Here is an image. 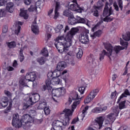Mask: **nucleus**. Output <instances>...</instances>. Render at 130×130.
Instances as JSON below:
<instances>
[{"mask_svg":"<svg viewBox=\"0 0 130 130\" xmlns=\"http://www.w3.org/2000/svg\"><path fill=\"white\" fill-rule=\"evenodd\" d=\"M46 90H47L48 92L50 93V94H52V95H53V89H52V87H51V86H47L46 85H43V87L42 88V90L43 92H45V91H46Z\"/></svg>","mask_w":130,"mask_h":130,"instance_id":"4be33fe9","label":"nucleus"},{"mask_svg":"<svg viewBox=\"0 0 130 130\" xmlns=\"http://www.w3.org/2000/svg\"><path fill=\"white\" fill-rule=\"evenodd\" d=\"M113 19L114 18L113 17H111V16L110 17V16H109L108 15V16H106V17L104 18L103 21L104 22H111L112 21H113Z\"/></svg>","mask_w":130,"mask_h":130,"instance_id":"ea45409f","label":"nucleus"},{"mask_svg":"<svg viewBox=\"0 0 130 130\" xmlns=\"http://www.w3.org/2000/svg\"><path fill=\"white\" fill-rule=\"evenodd\" d=\"M14 7H15V5L13 3L9 2L6 5V10L9 13H13V12H14Z\"/></svg>","mask_w":130,"mask_h":130,"instance_id":"6ab92c4d","label":"nucleus"},{"mask_svg":"<svg viewBox=\"0 0 130 130\" xmlns=\"http://www.w3.org/2000/svg\"><path fill=\"white\" fill-rule=\"evenodd\" d=\"M66 67H67V62L63 61H60L57 63V70L60 71H62L66 68Z\"/></svg>","mask_w":130,"mask_h":130,"instance_id":"aec40b11","label":"nucleus"},{"mask_svg":"<svg viewBox=\"0 0 130 130\" xmlns=\"http://www.w3.org/2000/svg\"><path fill=\"white\" fill-rule=\"evenodd\" d=\"M51 84H52V80H51V79H48L46 81V86H50V85H51Z\"/></svg>","mask_w":130,"mask_h":130,"instance_id":"09e8293b","label":"nucleus"},{"mask_svg":"<svg viewBox=\"0 0 130 130\" xmlns=\"http://www.w3.org/2000/svg\"><path fill=\"white\" fill-rule=\"evenodd\" d=\"M44 111L45 112V114H50V110L49 108H46L44 109Z\"/></svg>","mask_w":130,"mask_h":130,"instance_id":"864d4df0","label":"nucleus"},{"mask_svg":"<svg viewBox=\"0 0 130 130\" xmlns=\"http://www.w3.org/2000/svg\"><path fill=\"white\" fill-rule=\"evenodd\" d=\"M130 93L129 91H128V89H125L124 92L122 93V94L119 96L117 101V104H118L119 102H120V100L122 99V98H124V97H127V96H129Z\"/></svg>","mask_w":130,"mask_h":130,"instance_id":"412c9836","label":"nucleus"},{"mask_svg":"<svg viewBox=\"0 0 130 130\" xmlns=\"http://www.w3.org/2000/svg\"><path fill=\"white\" fill-rule=\"evenodd\" d=\"M39 3V1L36 2L35 4L33 5H30V7L28 8V12H34V11H37V4Z\"/></svg>","mask_w":130,"mask_h":130,"instance_id":"c85d7f7f","label":"nucleus"},{"mask_svg":"<svg viewBox=\"0 0 130 130\" xmlns=\"http://www.w3.org/2000/svg\"><path fill=\"white\" fill-rule=\"evenodd\" d=\"M109 14L108 15L111 16L112 15V13H113V10H112V7H110L108 10Z\"/></svg>","mask_w":130,"mask_h":130,"instance_id":"680f3d73","label":"nucleus"},{"mask_svg":"<svg viewBox=\"0 0 130 130\" xmlns=\"http://www.w3.org/2000/svg\"><path fill=\"white\" fill-rule=\"evenodd\" d=\"M117 3L119 8L122 11V9H123V2L122 0H117Z\"/></svg>","mask_w":130,"mask_h":130,"instance_id":"37998d69","label":"nucleus"},{"mask_svg":"<svg viewBox=\"0 0 130 130\" xmlns=\"http://www.w3.org/2000/svg\"><path fill=\"white\" fill-rule=\"evenodd\" d=\"M117 116H118V115L117 114H110L107 116V120L108 123L113 122L114 120L116 119Z\"/></svg>","mask_w":130,"mask_h":130,"instance_id":"b1692460","label":"nucleus"},{"mask_svg":"<svg viewBox=\"0 0 130 130\" xmlns=\"http://www.w3.org/2000/svg\"><path fill=\"white\" fill-rule=\"evenodd\" d=\"M108 11H109V8L107 6V3L106 4L105 7L104 9L103 16V17H106L107 16H108Z\"/></svg>","mask_w":130,"mask_h":130,"instance_id":"e433bc0d","label":"nucleus"},{"mask_svg":"<svg viewBox=\"0 0 130 130\" xmlns=\"http://www.w3.org/2000/svg\"><path fill=\"white\" fill-rule=\"evenodd\" d=\"M80 101H75L72 105V110L69 109H65L63 110V112L65 113V114H72L74 113V109H76L77 105H79V104L80 103Z\"/></svg>","mask_w":130,"mask_h":130,"instance_id":"4468645a","label":"nucleus"},{"mask_svg":"<svg viewBox=\"0 0 130 130\" xmlns=\"http://www.w3.org/2000/svg\"><path fill=\"white\" fill-rule=\"evenodd\" d=\"M56 33H66L67 31L70 30L69 26L66 25L65 28H63V25L62 24H58L54 29Z\"/></svg>","mask_w":130,"mask_h":130,"instance_id":"f8f14e48","label":"nucleus"},{"mask_svg":"<svg viewBox=\"0 0 130 130\" xmlns=\"http://www.w3.org/2000/svg\"><path fill=\"white\" fill-rule=\"evenodd\" d=\"M25 76L29 82H34L37 78L36 73L34 72L27 73Z\"/></svg>","mask_w":130,"mask_h":130,"instance_id":"2eb2a0df","label":"nucleus"},{"mask_svg":"<svg viewBox=\"0 0 130 130\" xmlns=\"http://www.w3.org/2000/svg\"><path fill=\"white\" fill-rule=\"evenodd\" d=\"M53 96L55 97H61L66 94V89L63 87L58 88L53 90Z\"/></svg>","mask_w":130,"mask_h":130,"instance_id":"1a4fd4ad","label":"nucleus"},{"mask_svg":"<svg viewBox=\"0 0 130 130\" xmlns=\"http://www.w3.org/2000/svg\"><path fill=\"white\" fill-rule=\"evenodd\" d=\"M27 10H22V9H21L19 15L20 16V17H22V18H24L25 20H27V19H28V17H29L28 14H27Z\"/></svg>","mask_w":130,"mask_h":130,"instance_id":"cd10ccee","label":"nucleus"},{"mask_svg":"<svg viewBox=\"0 0 130 130\" xmlns=\"http://www.w3.org/2000/svg\"><path fill=\"white\" fill-rule=\"evenodd\" d=\"M12 117L13 126L16 128L23 127L24 130H30L33 123L39 124L43 121L42 119H35L34 117L30 114H24L22 116L19 114H13Z\"/></svg>","mask_w":130,"mask_h":130,"instance_id":"f257e3e1","label":"nucleus"},{"mask_svg":"<svg viewBox=\"0 0 130 130\" xmlns=\"http://www.w3.org/2000/svg\"><path fill=\"white\" fill-rule=\"evenodd\" d=\"M68 23L70 25H76L78 23L86 24V19L77 16L76 17L73 15L68 18Z\"/></svg>","mask_w":130,"mask_h":130,"instance_id":"20e7f679","label":"nucleus"},{"mask_svg":"<svg viewBox=\"0 0 130 130\" xmlns=\"http://www.w3.org/2000/svg\"><path fill=\"white\" fill-rule=\"evenodd\" d=\"M36 60L40 66H42V64H44V63H45V57H44L37 58Z\"/></svg>","mask_w":130,"mask_h":130,"instance_id":"2f4dec72","label":"nucleus"},{"mask_svg":"<svg viewBox=\"0 0 130 130\" xmlns=\"http://www.w3.org/2000/svg\"><path fill=\"white\" fill-rule=\"evenodd\" d=\"M116 96V90L114 92H113L111 94V98L112 99L114 98Z\"/></svg>","mask_w":130,"mask_h":130,"instance_id":"69168bd1","label":"nucleus"},{"mask_svg":"<svg viewBox=\"0 0 130 130\" xmlns=\"http://www.w3.org/2000/svg\"><path fill=\"white\" fill-rule=\"evenodd\" d=\"M89 30L86 29L83 31L79 36V41L83 44H87L89 42Z\"/></svg>","mask_w":130,"mask_h":130,"instance_id":"39448f33","label":"nucleus"},{"mask_svg":"<svg viewBox=\"0 0 130 130\" xmlns=\"http://www.w3.org/2000/svg\"><path fill=\"white\" fill-rule=\"evenodd\" d=\"M56 71H57L56 72V76H54L55 78H58V77H59L60 76H61V73L60 72V71H58L57 69L56 70Z\"/></svg>","mask_w":130,"mask_h":130,"instance_id":"052dcab7","label":"nucleus"},{"mask_svg":"<svg viewBox=\"0 0 130 130\" xmlns=\"http://www.w3.org/2000/svg\"><path fill=\"white\" fill-rule=\"evenodd\" d=\"M11 107H12V104H10L9 107L6 108L5 113H8L7 111H10V110H11Z\"/></svg>","mask_w":130,"mask_h":130,"instance_id":"bf43d9fd","label":"nucleus"},{"mask_svg":"<svg viewBox=\"0 0 130 130\" xmlns=\"http://www.w3.org/2000/svg\"><path fill=\"white\" fill-rule=\"evenodd\" d=\"M61 84V80L58 77H55L54 76V78L52 79V84L53 85H60Z\"/></svg>","mask_w":130,"mask_h":130,"instance_id":"393cba45","label":"nucleus"},{"mask_svg":"<svg viewBox=\"0 0 130 130\" xmlns=\"http://www.w3.org/2000/svg\"><path fill=\"white\" fill-rule=\"evenodd\" d=\"M41 52L43 56H45L46 57L48 56V51L46 49H43Z\"/></svg>","mask_w":130,"mask_h":130,"instance_id":"c03bdc74","label":"nucleus"},{"mask_svg":"<svg viewBox=\"0 0 130 130\" xmlns=\"http://www.w3.org/2000/svg\"><path fill=\"white\" fill-rule=\"evenodd\" d=\"M48 79H50L52 80L53 76H52V72L48 73L47 74Z\"/></svg>","mask_w":130,"mask_h":130,"instance_id":"0e129e2a","label":"nucleus"},{"mask_svg":"<svg viewBox=\"0 0 130 130\" xmlns=\"http://www.w3.org/2000/svg\"><path fill=\"white\" fill-rule=\"evenodd\" d=\"M71 97L72 98V100H79L81 99L82 98L79 96V94L77 91H74L72 93H71Z\"/></svg>","mask_w":130,"mask_h":130,"instance_id":"bb28decb","label":"nucleus"},{"mask_svg":"<svg viewBox=\"0 0 130 130\" xmlns=\"http://www.w3.org/2000/svg\"><path fill=\"white\" fill-rule=\"evenodd\" d=\"M50 38H51V35L48 34L45 36V40L46 41V43H47V41H48Z\"/></svg>","mask_w":130,"mask_h":130,"instance_id":"603ef678","label":"nucleus"},{"mask_svg":"<svg viewBox=\"0 0 130 130\" xmlns=\"http://www.w3.org/2000/svg\"><path fill=\"white\" fill-rule=\"evenodd\" d=\"M78 32H79L78 28L73 27L67 34L64 41L63 42L56 41L54 45L58 52L62 53V52H67L69 50V48L72 45V40Z\"/></svg>","mask_w":130,"mask_h":130,"instance_id":"f03ea898","label":"nucleus"},{"mask_svg":"<svg viewBox=\"0 0 130 130\" xmlns=\"http://www.w3.org/2000/svg\"><path fill=\"white\" fill-rule=\"evenodd\" d=\"M33 105L31 102H29V99L27 98L26 99V102L23 104V110H26V109H28L29 107H31V106Z\"/></svg>","mask_w":130,"mask_h":130,"instance_id":"a878e982","label":"nucleus"},{"mask_svg":"<svg viewBox=\"0 0 130 130\" xmlns=\"http://www.w3.org/2000/svg\"><path fill=\"white\" fill-rule=\"evenodd\" d=\"M32 0H24V3L26 6H29L31 4Z\"/></svg>","mask_w":130,"mask_h":130,"instance_id":"4d7b16f0","label":"nucleus"},{"mask_svg":"<svg viewBox=\"0 0 130 130\" xmlns=\"http://www.w3.org/2000/svg\"><path fill=\"white\" fill-rule=\"evenodd\" d=\"M7 44L9 48H10V49L15 48L17 46V45L16 44V42L15 41L8 42L7 43Z\"/></svg>","mask_w":130,"mask_h":130,"instance_id":"f704fd0d","label":"nucleus"},{"mask_svg":"<svg viewBox=\"0 0 130 130\" xmlns=\"http://www.w3.org/2000/svg\"><path fill=\"white\" fill-rule=\"evenodd\" d=\"M31 30L35 34H38V31L39 30L38 26L37 25H31Z\"/></svg>","mask_w":130,"mask_h":130,"instance_id":"c9c22d12","label":"nucleus"},{"mask_svg":"<svg viewBox=\"0 0 130 130\" xmlns=\"http://www.w3.org/2000/svg\"><path fill=\"white\" fill-rule=\"evenodd\" d=\"M126 102V101L125 100L121 102L119 104V109L121 110V109H124V108H125V103Z\"/></svg>","mask_w":130,"mask_h":130,"instance_id":"58836bf2","label":"nucleus"},{"mask_svg":"<svg viewBox=\"0 0 130 130\" xmlns=\"http://www.w3.org/2000/svg\"><path fill=\"white\" fill-rule=\"evenodd\" d=\"M46 108V103L45 102H40L38 107V109H45Z\"/></svg>","mask_w":130,"mask_h":130,"instance_id":"473e14b6","label":"nucleus"},{"mask_svg":"<svg viewBox=\"0 0 130 130\" xmlns=\"http://www.w3.org/2000/svg\"><path fill=\"white\" fill-rule=\"evenodd\" d=\"M73 3H75L76 4H71L70 6L68 5V9L70 11H74L80 13L82 12H85V8L84 7H80V5L77 3V1H73Z\"/></svg>","mask_w":130,"mask_h":130,"instance_id":"423d86ee","label":"nucleus"},{"mask_svg":"<svg viewBox=\"0 0 130 130\" xmlns=\"http://www.w3.org/2000/svg\"><path fill=\"white\" fill-rule=\"evenodd\" d=\"M99 93V89H95L92 90L88 96L86 97V99L84 100L85 104H88L89 102H91V100H93L95 97L97 95V94Z\"/></svg>","mask_w":130,"mask_h":130,"instance_id":"0eeeda50","label":"nucleus"},{"mask_svg":"<svg viewBox=\"0 0 130 130\" xmlns=\"http://www.w3.org/2000/svg\"><path fill=\"white\" fill-rule=\"evenodd\" d=\"M105 119V118H104V117H99L98 118H96L95 119V123L94 126L95 128H96V129H101V128H102L103 121H104Z\"/></svg>","mask_w":130,"mask_h":130,"instance_id":"9d476101","label":"nucleus"},{"mask_svg":"<svg viewBox=\"0 0 130 130\" xmlns=\"http://www.w3.org/2000/svg\"><path fill=\"white\" fill-rule=\"evenodd\" d=\"M8 32V27L7 26H4L3 28V33H7Z\"/></svg>","mask_w":130,"mask_h":130,"instance_id":"774afa93","label":"nucleus"},{"mask_svg":"<svg viewBox=\"0 0 130 130\" xmlns=\"http://www.w3.org/2000/svg\"><path fill=\"white\" fill-rule=\"evenodd\" d=\"M87 61L91 68L97 67V60L95 58L94 55L90 54L87 59Z\"/></svg>","mask_w":130,"mask_h":130,"instance_id":"9b49d317","label":"nucleus"},{"mask_svg":"<svg viewBox=\"0 0 130 130\" xmlns=\"http://www.w3.org/2000/svg\"><path fill=\"white\" fill-rule=\"evenodd\" d=\"M28 80L26 78L25 76H21L20 78V80L19 81V83L20 85H22V86H26L27 85V81Z\"/></svg>","mask_w":130,"mask_h":130,"instance_id":"c756f323","label":"nucleus"},{"mask_svg":"<svg viewBox=\"0 0 130 130\" xmlns=\"http://www.w3.org/2000/svg\"><path fill=\"white\" fill-rule=\"evenodd\" d=\"M63 15V16H66V17H68L69 18H71V17L74 16L73 12H71L69 9L64 11Z\"/></svg>","mask_w":130,"mask_h":130,"instance_id":"7c9ffc66","label":"nucleus"},{"mask_svg":"<svg viewBox=\"0 0 130 130\" xmlns=\"http://www.w3.org/2000/svg\"><path fill=\"white\" fill-rule=\"evenodd\" d=\"M28 99V102H31L32 104H35L36 102H38L40 100V95L38 93L32 94L27 98Z\"/></svg>","mask_w":130,"mask_h":130,"instance_id":"ddd939ff","label":"nucleus"},{"mask_svg":"<svg viewBox=\"0 0 130 130\" xmlns=\"http://www.w3.org/2000/svg\"><path fill=\"white\" fill-rule=\"evenodd\" d=\"M107 109V106L103 107V108L101 107H96L91 110V112L92 113H101V112L106 111Z\"/></svg>","mask_w":130,"mask_h":130,"instance_id":"dca6fc26","label":"nucleus"},{"mask_svg":"<svg viewBox=\"0 0 130 130\" xmlns=\"http://www.w3.org/2000/svg\"><path fill=\"white\" fill-rule=\"evenodd\" d=\"M85 89H86V88L84 86H81L79 88L78 91L80 93L81 95H82V94H84L85 92Z\"/></svg>","mask_w":130,"mask_h":130,"instance_id":"a18cd8bd","label":"nucleus"},{"mask_svg":"<svg viewBox=\"0 0 130 130\" xmlns=\"http://www.w3.org/2000/svg\"><path fill=\"white\" fill-rule=\"evenodd\" d=\"M122 38L125 41H129L130 40V32H128L125 35H122Z\"/></svg>","mask_w":130,"mask_h":130,"instance_id":"4c0bfd02","label":"nucleus"},{"mask_svg":"<svg viewBox=\"0 0 130 130\" xmlns=\"http://www.w3.org/2000/svg\"><path fill=\"white\" fill-rule=\"evenodd\" d=\"M120 43L122 46H124V49H126L127 48V46L128 45V43L127 42H124L123 40H121L120 41Z\"/></svg>","mask_w":130,"mask_h":130,"instance_id":"79ce46f5","label":"nucleus"},{"mask_svg":"<svg viewBox=\"0 0 130 130\" xmlns=\"http://www.w3.org/2000/svg\"><path fill=\"white\" fill-rule=\"evenodd\" d=\"M23 49H20L19 51V59L20 62H23V61H24V60L25 59V57L24 56V54H23Z\"/></svg>","mask_w":130,"mask_h":130,"instance_id":"72a5a7b5","label":"nucleus"},{"mask_svg":"<svg viewBox=\"0 0 130 130\" xmlns=\"http://www.w3.org/2000/svg\"><path fill=\"white\" fill-rule=\"evenodd\" d=\"M88 109H89V106L85 107L82 111V114H85V113H87V110H88Z\"/></svg>","mask_w":130,"mask_h":130,"instance_id":"6e6d98bb","label":"nucleus"},{"mask_svg":"<svg viewBox=\"0 0 130 130\" xmlns=\"http://www.w3.org/2000/svg\"><path fill=\"white\" fill-rule=\"evenodd\" d=\"M105 49L107 50L108 52H106L105 50H103L102 52V53L100 54V60H102L104 59V56L106 55L110 59H111V55H112V51H115V52L117 54L119 52L120 50H122L121 47L120 46H116L114 48L112 47V45L109 43H104Z\"/></svg>","mask_w":130,"mask_h":130,"instance_id":"7ed1b4c3","label":"nucleus"},{"mask_svg":"<svg viewBox=\"0 0 130 130\" xmlns=\"http://www.w3.org/2000/svg\"><path fill=\"white\" fill-rule=\"evenodd\" d=\"M58 39V42H59V40H64V41H66V38H64V36H61L60 37H58L57 38Z\"/></svg>","mask_w":130,"mask_h":130,"instance_id":"5fc2aeb1","label":"nucleus"},{"mask_svg":"<svg viewBox=\"0 0 130 130\" xmlns=\"http://www.w3.org/2000/svg\"><path fill=\"white\" fill-rule=\"evenodd\" d=\"M4 93L8 97H11V96H12V93H11V92L8 90H5Z\"/></svg>","mask_w":130,"mask_h":130,"instance_id":"13d9d810","label":"nucleus"},{"mask_svg":"<svg viewBox=\"0 0 130 130\" xmlns=\"http://www.w3.org/2000/svg\"><path fill=\"white\" fill-rule=\"evenodd\" d=\"M113 7L115 8V10L117 12H119V7H118V5H117V3L116 2H114L113 3Z\"/></svg>","mask_w":130,"mask_h":130,"instance_id":"3c124183","label":"nucleus"},{"mask_svg":"<svg viewBox=\"0 0 130 130\" xmlns=\"http://www.w3.org/2000/svg\"><path fill=\"white\" fill-rule=\"evenodd\" d=\"M0 104L2 106V107H4L5 108L7 107V106H8V105L9 104V102H4L3 101H1L0 102Z\"/></svg>","mask_w":130,"mask_h":130,"instance_id":"49530a36","label":"nucleus"},{"mask_svg":"<svg viewBox=\"0 0 130 130\" xmlns=\"http://www.w3.org/2000/svg\"><path fill=\"white\" fill-rule=\"evenodd\" d=\"M15 25L16 27L15 34L16 35H19V33H20V31L21 30V26L23 25V23L20 21H17L15 22Z\"/></svg>","mask_w":130,"mask_h":130,"instance_id":"a211bd4d","label":"nucleus"},{"mask_svg":"<svg viewBox=\"0 0 130 130\" xmlns=\"http://www.w3.org/2000/svg\"><path fill=\"white\" fill-rule=\"evenodd\" d=\"M85 117V114H79L77 116V119L78 120H83Z\"/></svg>","mask_w":130,"mask_h":130,"instance_id":"8fccbe9b","label":"nucleus"},{"mask_svg":"<svg viewBox=\"0 0 130 130\" xmlns=\"http://www.w3.org/2000/svg\"><path fill=\"white\" fill-rule=\"evenodd\" d=\"M7 71H8V72H12V71H14V68H13L12 67L9 66L7 68Z\"/></svg>","mask_w":130,"mask_h":130,"instance_id":"338daca9","label":"nucleus"},{"mask_svg":"<svg viewBox=\"0 0 130 130\" xmlns=\"http://www.w3.org/2000/svg\"><path fill=\"white\" fill-rule=\"evenodd\" d=\"M77 58H81L83 56V50L81 49H78V52L76 54Z\"/></svg>","mask_w":130,"mask_h":130,"instance_id":"a19ab883","label":"nucleus"},{"mask_svg":"<svg viewBox=\"0 0 130 130\" xmlns=\"http://www.w3.org/2000/svg\"><path fill=\"white\" fill-rule=\"evenodd\" d=\"M102 34V30H98V31L93 32V34H89L91 39H95L96 37H100Z\"/></svg>","mask_w":130,"mask_h":130,"instance_id":"5701e85b","label":"nucleus"},{"mask_svg":"<svg viewBox=\"0 0 130 130\" xmlns=\"http://www.w3.org/2000/svg\"><path fill=\"white\" fill-rule=\"evenodd\" d=\"M1 101L9 102V99H8V98H7L6 96H4L2 98Z\"/></svg>","mask_w":130,"mask_h":130,"instance_id":"e2e57ef3","label":"nucleus"},{"mask_svg":"<svg viewBox=\"0 0 130 130\" xmlns=\"http://www.w3.org/2000/svg\"><path fill=\"white\" fill-rule=\"evenodd\" d=\"M103 7V3L101 1H98L97 2V6H93L91 10V13H92L93 16L94 17H99L98 10H100Z\"/></svg>","mask_w":130,"mask_h":130,"instance_id":"6e6552de","label":"nucleus"},{"mask_svg":"<svg viewBox=\"0 0 130 130\" xmlns=\"http://www.w3.org/2000/svg\"><path fill=\"white\" fill-rule=\"evenodd\" d=\"M60 9V3L58 2H55V15L54 17V19L56 20L57 19V17H58V10Z\"/></svg>","mask_w":130,"mask_h":130,"instance_id":"f3484780","label":"nucleus"},{"mask_svg":"<svg viewBox=\"0 0 130 130\" xmlns=\"http://www.w3.org/2000/svg\"><path fill=\"white\" fill-rule=\"evenodd\" d=\"M6 16V11L5 9H1L0 10V18L3 17H5Z\"/></svg>","mask_w":130,"mask_h":130,"instance_id":"de8ad7c7","label":"nucleus"}]
</instances>
